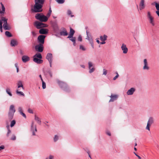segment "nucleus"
Wrapping results in <instances>:
<instances>
[{
	"mask_svg": "<svg viewBox=\"0 0 159 159\" xmlns=\"http://www.w3.org/2000/svg\"><path fill=\"white\" fill-rule=\"evenodd\" d=\"M56 2L59 4H62L64 3L65 2L64 0H56Z\"/></svg>",
	"mask_w": 159,
	"mask_h": 159,
	"instance_id": "nucleus-42",
	"label": "nucleus"
},
{
	"mask_svg": "<svg viewBox=\"0 0 159 159\" xmlns=\"http://www.w3.org/2000/svg\"><path fill=\"white\" fill-rule=\"evenodd\" d=\"M34 119L36 121L37 123L39 125L41 124V120L36 115H35Z\"/></svg>",
	"mask_w": 159,
	"mask_h": 159,
	"instance_id": "nucleus-29",
	"label": "nucleus"
},
{
	"mask_svg": "<svg viewBox=\"0 0 159 159\" xmlns=\"http://www.w3.org/2000/svg\"><path fill=\"white\" fill-rule=\"evenodd\" d=\"M28 112L30 113L33 114V111L32 109L30 108H29L28 110Z\"/></svg>",
	"mask_w": 159,
	"mask_h": 159,
	"instance_id": "nucleus-48",
	"label": "nucleus"
},
{
	"mask_svg": "<svg viewBox=\"0 0 159 159\" xmlns=\"http://www.w3.org/2000/svg\"><path fill=\"white\" fill-rule=\"evenodd\" d=\"M14 114L8 111V118L10 120H11L13 118Z\"/></svg>",
	"mask_w": 159,
	"mask_h": 159,
	"instance_id": "nucleus-25",
	"label": "nucleus"
},
{
	"mask_svg": "<svg viewBox=\"0 0 159 159\" xmlns=\"http://www.w3.org/2000/svg\"><path fill=\"white\" fill-rule=\"evenodd\" d=\"M46 59L48 61H52V56L51 53H48L46 56Z\"/></svg>",
	"mask_w": 159,
	"mask_h": 159,
	"instance_id": "nucleus-22",
	"label": "nucleus"
},
{
	"mask_svg": "<svg viewBox=\"0 0 159 159\" xmlns=\"http://www.w3.org/2000/svg\"><path fill=\"white\" fill-rule=\"evenodd\" d=\"M48 61L49 62L50 67H52V61Z\"/></svg>",
	"mask_w": 159,
	"mask_h": 159,
	"instance_id": "nucleus-60",
	"label": "nucleus"
},
{
	"mask_svg": "<svg viewBox=\"0 0 159 159\" xmlns=\"http://www.w3.org/2000/svg\"><path fill=\"white\" fill-rule=\"evenodd\" d=\"M37 131L36 125H34V121H32L31 126V131L32 133V135H36V133L37 132Z\"/></svg>",
	"mask_w": 159,
	"mask_h": 159,
	"instance_id": "nucleus-4",
	"label": "nucleus"
},
{
	"mask_svg": "<svg viewBox=\"0 0 159 159\" xmlns=\"http://www.w3.org/2000/svg\"><path fill=\"white\" fill-rule=\"evenodd\" d=\"M34 25L38 29H39L42 28L46 27H47V25L46 24L39 22L38 21H35L34 23Z\"/></svg>",
	"mask_w": 159,
	"mask_h": 159,
	"instance_id": "nucleus-3",
	"label": "nucleus"
},
{
	"mask_svg": "<svg viewBox=\"0 0 159 159\" xmlns=\"http://www.w3.org/2000/svg\"><path fill=\"white\" fill-rule=\"evenodd\" d=\"M110 97L111 98L109 101V102H113L114 101L116 100L118 96L116 95H113V94H111Z\"/></svg>",
	"mask_w": 159,
	"mask_h": 159,
	"instance_id": "nucleus-18",
	"label": "nucleus"
},
{
	"mask_svg": "<svg viewBox=\"0 0 159 159\" xmlns=\"http://www.w3.org/2000/svg\"><path fill=\"white\" fill-rule=\"evenodd\" d=\"M16 139V136L14 134H13L12 137L10 138V139L12 140H15Z\"/></svg>",
	"mask_w": 159,
	"mask_h": 159,
	"instance_id": "nucleus-44",
	"label": "nucleus"
},
{
	"mask_svg": "<svg viewBox=\"0 0 159 159\" xmlns=\"http://www.w3.org/2000/svg\"><path fill=\"white\" fill-rule=\"evenodd\" d=\"M106 42L105 41H102V42H100V44H103L105 43Z\"/></svg>",
	"mask_w": 159,
	"mask_h": 159,
	"instance_id": "nucleus-63",
	"label": "nucleus"
},
{
	"mask_svg": "<svg viewBox=\"0 0 159 159\" xmlns=\"http://www.w3.org/2000/svg\"><path fill=\"white\" fill-rule=\"evenodd\" d=\"M6 92L10 96H12V94L11 92L10 89L9 88H7L6 89Z\"/></svg>",
	"mask_w": 159,
	"mask_h": 159,
	"instance_id": "nucleus-33",
	"label": "nucleus"
},
{
	"mask_svg": "<svg viewBox=\"0 0 159 159\" xmlns=\"http://www.w3.org/2000/svg\"><path fill=\"white\" fill-rule=\"evenodd\" d=\"M16 121L15 120H12L10 126L11 127L13 126L16 124Z\"/></svg>",
	"mask_w": 159,
	"mask_h": 159,
	"instance_id": "nucleus-41",
	"label": "nucleus"
},
{
	"mask_svg": "<svg viewBox=\"0 0 159 159\" xmlns=\"http://www.w3.org/2000/svg\"><path fill=\"white\" fill-rule=\"evenodd\" d=\"M119 75H116L113 78V80H116V79L118 77Z\"/></svg>",
	"mask_w": 159,
	"mask_h": 159,
	"instance_id": "nucleus-54",
	"label": "nucleus"
},
{
	"mask_svg": "<svg viewBox=\"0 0 159 159\" xmlns=\"http://www.w3.org/2000/svg\"><path fill=\"white\" fill-rule=\"evenodd\" d=\"M154 122L153 119L152 117H150L149 118L148 120V121L147 126L146 128V129L150 131V126Z\"/></svg>",
	"mask_w": 159,
	"mask_h": 159,
	"instance_id": "nucleus-9",
	"label": "nucleus"
},
{
	"mask_svg": "<svg viewBox=\"0 0 159 159\" xmlns=\"http://www.w3.org/2000/svg\"><path fill=\"white\" fill-rule=\"evenodd\" d=\"M156 12L157 14L158 15V16H159V11L157 10V11H156Z\"/></svg>",
	"mask_w": 159,
	"mask_h": 159,
	"instance_id": "nucleus-64",
	"label": "nucleus"
},
{
	"mask_svg": "<svg viewBox=\"0 0 159 159\" xmlns=\"http://www.w3.org/2000/svg\"><path fill=\"white\" fill-rule=\"evenodd\" d=\"M82 36L80 35H79L78 38V41L81 42L82 41Z\"/></svg>",
	"mask_w": 159,
	"mask_h": 159,
	"instance_id": "nucleus-49",
	"label": "nucleus"
},
{
	"mask_svg": "<svg viewBox=\"0 0 159 159\" xmlns=\"http://www.w3.org/2000/svg\"><path fill=\"white\" fill-rule=\"evenodd\" d=\"M17 85L18 88H20L21 87L23 90L24 89V88L22 84V82L21 81H19L17 83Z\"/></svg>",
	"mask_w": 159,
	"mask_h": 159,
	"instance_id": "nucleus-27",
	"label": "nucleus"
},
{
	"mask_svg": "<svg viewBox=\"0 0 159 159\" xmlns=\"http://www.w3.org/2000/svg\"><path fill=\"white\" fill-rule=\"evenodd\" d=\"M16 93L18 95H20L21 96H24V93L22 92L19 91L18 90H17L16 91Z\"/></svg>",
	"mask_w": 159,
	"mask_h": 159,
	"instance_id": "nucleus-38",
	"label": "nucleus"
},
{
	"mask_svg": "<svg viewBox=\"0 0 159 159\" xmlns=\"http://www.w3.org/2000/svg\"><path fill=\"white\" fill-rule=\"evenodd\" d=\"M75 33V30H73L72 28H70V33L69 36L67 37L68 38L70 39L73 38V35Z\"/></svg>",
	"mask_w": 159,
	"mask_h": 159,
	"instance_id": "nucleus-17",
	"label": "nucleus"
},
{
	"mask_svg": "<svg viewBox=\"0 0 159 159\" xmlns=\"http://www.w3.org/2000/svg\"><path fill=\"white\" fill-rule=\"evenodd\" d=\"M60 35L61 36H66L68 35V33L66 29L64 27H62L60 32Z\"/></svg>",
	"mask_w": 159,
	"mask_h": 159,
	"instance_id": "nucleus-10",
	"label": "nucleus"
},
{
	"mask_svg": "<svg viewBox=\"0 0 159 159\" xmlns=\"http://www.w3.org/2000/svg\"><path fill=\"white\" fill-rule=\"evenodd\" d=\"M2 19H1V20L0 21V27H2Z\"/></svg>",
	"mask_w": 159,
	"mask_h": 159,
	"instance_id": "nucleus-59",
	"label": "nucleus"
},
{
	"mask_svg": "<svg viewBox=\"0 0 159 159\" xmlns=\"http://www.w3.org/2000/svg\"><path fill=\"white\" fill-rule=\"evenodd\" d=\"M39 77L40 78V79H41V80L42 82V81H43V79H42V76H41V75H39Z\"/></svg>",
	"mask_w": 159,
	"mask_h": 159,
	"instance_id": "nucleus-62",
	"label": "nucleus"
},
{
	"mask_svg": "<svg viewBox=\"0 0 159 159\" xmlns=\"http://www.w3.org/2000/svg\"><path fill=\"white\" fill-rule=\"evenodd\" d=\"M48 73L50 75V77H52V74L51 71L50 70H48Z\"/></svg>",
	"mask_w": 159,
	"mask_h": 159,
	"instance_id": "nucleus-53",
	"label": "nucleus"
},
{
	"mask_svg": "<svg viewBox=\"0 0 159 159\" xmlns=\"http://www.w3.org/2000/svg\"><path fill=\"white\" fill-rule=\"evenodd\" d=\"M54 156L52 155H50L49 156V159H53Z\"/></svg>",
	"mask_w": 159,
	"mask_h": 159,
	"instance_id": "nucleus-55",
	"label": "nucleus"
},
{
	"mask_svg": "<svg viewBox=\"0 0 159 159\" xmlns=\"http://www.w3.org/2000/svg\"><path fill=\"white\" fill-rule=\"evenodd\" d=\"M35 18L40 21L43 22L47 21L48 19L47 16L43 15L42 13H37L35 15Z\"/></svg>",
	"mask_w": 159,
	"mask_h": 159,
	"instance_id": "nucleus-2",
	"label": "nucleus"
},
{
	"mask_svg": "<svg viewBox=\"0 0 159 159\" xmlns=\"http://www.w3.org/2000/svg\"><path fill=\"white\" fill-rule=\"evenodd\" d=\"M144 66L143 67V69L144 70H148L149 69V67L148 66L147 60L146 59L143 60Z\"/></svg>",
	"mask_w": 159,
	"mask_h": 159,
	"instance_id": "nucleus-12",
	"label": "nucleus"
},
{
	"mask_svg": "<svg viewBox=\"0 0 159 159\" xmlns=\"http://www.w3.org/2000/svg\"><path fill=\"white\" fill-rule=\"evenodd\" d=\"M33 58H39V59H42V57L41 54L39 53H36L33 56Z\"/></svg>",
	"mask_w": 159,
	"mask_h": 159,
	"instance_id": "nucleus-26",
	"label": "nucleus"
},
{
	"mask_svg": "<svg viewBox=\"0 0 159 159\" xmlns=\"http://www.w3.org/2000/svg\"><path fill=\"white\" fill-rule=\"evenodd\" d=\"M20 114L25 118H26V116L25 114L23 112H21L20 113Z\"/></svg>",
	"mask_w": 159,
	"mask_h": 159,
	"instance_id": "nucleus-51",
	"label": "nucleus"
},
{
	"mask_svg": "<svg viewBox=\"0 0 159 159\" xmlns=\"http://www.w3.org/2000/svg\"><path fill=\"white\" fill-rule=\"evenodd\" d=\"M5 148V147L4 145H2L0 146V151H1L2 150L4 149Z\"/></svg>",
	"mask_w": 159,
	"mask_h": 159,
	"instance_id": "nucleus-52",
	"label": "nucleus"
},
{
	"mask_svg": "<svg viewBox=\"0 0 159 159\" xmlns=\"http://www.w3.org/2000/svg\"><path fill=\"white\" fill-rule=\"evenodd\" d=\"M5 35L8 37H11L12 36L11 33L8 31H6L5 32Z\"/></svg>",
	"mask_w": 159,
	"mask_h": 159,
	"instance_id": "nucleus-34",
	"label": "nucleus"
},
{
	"mask_svg": "<svg viewBox=\"0 0 159 159\" xmlns=\"http://www.w3.org/2000/svg\"><path fill=\"white\" fill-rule=\"evenodd\" d=\"M89 41L91 44L92 47L93 48H94L93 46V40L91 37V36H90V39L89 40Z\"/></svg>",
	"mask_w": 159,
	"mask_h": 159,
	"instance_id": "nucleus-30",
	"label": "nucleus"
},
{
	"mask_svg": "<svg viewBox=\"0 0 159 159\" xmlns=\"http://www.w3.org/2000/svg\"><path fill=\"white\" fill-rule=\"evenodd\" d=\"M33 61L35 63L38 64H41L43 62V61L42 60L39 59L38 58H33Z\"/></svg>",
	"mask_w": 159,
	"mask_h": 159,
	"instance_id": "nucleus-23",
	"label": "nucleus"
},
{
	"mask_svg": "<svg viewBox=\"0 0 159 159\" xmlns=\"http://www.w3.org/2000/svg\"><path fill=\"white\" fill-rule=\"evenodd\" d=\"M106 134H107L109 136H110L111 135V133L109 131H107Z\"/></svg>",
	"mask_w": 159,
	"mask_h": 159,
	"instance_id": "nucleus-56",
	"label": "nucleus"
},
{
	"mask_svg": "<svg viewBox=\"0 0 159 159\" xmlns=\"http://www.w3.org/2000/svg\"><path fill=\"white\" fill-rule=\"evenodd\" d=\"M48 30L46 29H41L39 31V33L41 34H46L48 33Z\"/></svg>",
	"mask_w": 159,
	"mask_h": 159,
	"instance_id": "nucleus-19",
	"label": "nucleus"
},
{
	"mask_svg": "<svg viewBox=\"0 0 159 159\" xmlns=\"http://www.w3.org/2000/svg\"><path fill=\"white\" fill-rule=\"evenodd\" d=\"M17 44V41L14 39H12L11 40V45L12 46H15Z\"/></svg>",
	"mask_w": 159,
	"mask_h": 159,
	"instance_id": "nucleus-24",
	"label": "nucleus"
},
{
	"mask_svg": "<svg viewBox=\"0 0 159 159\" xmlns=\"http://www.w3.org/2000/svg\"><path fill=\"white\" fill-rule=\"evenodd\" d=\"M22 60L23 62H26L30 60L29 57L27 56H23L22 57Z\"/></svg>",
	"mask_w": 159,
	"mask_h": 159,
	"instance_id": "nucleus-21",
	"label": "nucleus"
},
{
	"mask_svg": "<svg viewBox=\"0 0 159 159\" xmlns=\"http://www.w3.org/2000/svg\"><path fill=\"white\" fill-rule=\"evenodd\" d=\"M86 34L87 35V36L86 38V39H87L89 40V39H90V37L89 36V32L87 30L86 31Z\"/></svg>",
	"mask_w": 159,
	"mask_h": 159,
	"instance_id": "nucleus-43",
	"label": "nucleus"
},
{
	"mask_svg": "<svg viewBox=\"0 0 159 159\" xmlns=\"http://www.w3.org/2000/svg\"><path fill=\"white\" fill-rule=\"evenodd\" d=\"M52 13V10L51 8H50L47 14V17L48 18L50 16Z\"/></svg>",
	"mask_w": 159,
	"mask_h": 159,
	"instance_id": "nucleus-40",
	"label": "nucleus"
},
{
	"mask_svg": "<svg viewBox=\"0 0 159 159\" xmlns=\"http://www.w3.org/2000/svg\"><path fill=\"white\" fill-rule=\"evenodd\" d=\"M58 83L61 88H62L64 90H66V89L68 88V86L66 83L62 81H59Z\"/></svg>",
	"mask_w": 159,
	"mask_h": 159,
	"instance_id": "nucleus-11",
	"label": "nucleus"
},
{
	"mask_svg": "<svg viewBox=\"0 0 159 159\" xmlns=\"http://www.w3.org/2000/svg\"><path fill=\"white\" fill-rule=\"evenodd\" d=\"M80 49H81L83 51H85L86 50L85 48H84V47L82 45H80Z\"/></svg>",
	"mask_w": 159,
	"mask_h": 159,
	"instance_id": "nucleus-46",
	"label": "nucleus"
},
{
	"mask_svg": "<svg viewBox=\"0 0 159 159\" xmlns=\"http://www.w3.org/2000/svg\"><path fill=\"white\" fill-rule=\"evenodd\" d=\"M154 3H155V7H156L157 10H159V4L155 2H154V3H152V5H153Z\"/></svg>",
	"mask_w": 159,
	"mask_h": 159,
	"instance_id": "nucleus-37",
	"label": "nucleus"
},
{
	"mask_svg": "<svg viewBox=\"0 0 159 159\" xmlns=\"http://www.w3.org/2000/svg\"><path fill=\"white\" fill-rule=\"evenodd\" d=\"M48 123V122L47 121H46L44 122V123L45 125L46 126H47L48 127H49V125L47 124V123Z\"/></svg>",
	"mask_w": 159,
	"mask_h": 159,
	"instance_id": "nucleus-57",
	"label": "nucleus"
},
{
	"mask_svg": "<svg viewBox=\"0 0 159 159\" xmlns=\"http://www.w3.org/2000/svg\"><path fill=\"white\" fill-rule=\"evenodd\" d=\"M59 139V136L57 135H55L53 138V141L54 142L57 141Z\"/></svg>",
	"mask_w": 159,
	"mask_h": 159,
	"instance_id": "nucleus-35",
	"label": "nucleus"
},
{
	"mask_svg": "<svg viewBox=\"0 0 159 159\" xmlns=\"http://www.w3.org/2000/svg\"><path fill=\"white\" fill-rule=\"evenodd\" d=\"M42 88L43 89H45L46 88V84L44 81H42Z\"/></svg>",
	"mask_w": 159,
	"mask_h": 159,
	"instance_id": "nucleus-45",
	"label": "nucleus"
},
{
	"mask_svg": "<svg viewBox=\"0 0 159 159\" xmlns=\"http://www.w3.org/2000/svg\"><path fill=\"white\" fill-rule=\"evenodd\" d=\"M70 40H71L73 43V45L74 46H75V39L76 38L75 37H73V38H71L69 39Z\"/></svg>",
	"mask_w": 159,
	"mask_h": 159,
	"instance_id": "nucleus-32",
	"label": "nucleus"
},
{
	"mask_svg": "<svg viewBox=\"0 0 159 159\" xmlns=\"http://www.w3.org/2000/svg\"><path fill=\"white\" fill-rule=\"evenodd\" d=\"M2 20L3 21L4 24L3 25H6L7 24V19H6L4 17H3L1 18Z\"/></svg>",
	"mask_w": 159,
	"mask_h": 159,
	"instance_id": "nucleus-39",
	"label": "nucleus"
},
{
	"mask_svg": "<svg viewBox=\"0 0 159 159\" xmlns=\"http://www.w3.org/2000/svg\"><path fill=\"white\" fill-rule=\"evenodd\" d=\"M46 37V36L43 35H39L37 38L38 42L40 44L43 45L44 43V40Z\"/></svg>",
	"mask_w": 159,
	"mask_h": 159,
	"instance_id": "nucleus-8",
	"label": "nucleus"
},
{
	"mask_svg": "<svg viewBox=\"0 0 159 159\" xmlns=\"http://www.w3.org/2000/svg\"><path fill=\"white\" fill-rule=\"evenodd\" d=\"M121 48L123 51V52L124 54H126L127 53L128 51V49L126 47V45L123 43L121 47Z\"/></svg>",
	"mask_w": 159,
	"mask_h": 159,
	"instance_id": "nucleus-14",
	"label": "nucleus"
},
{
	"mask_svg": "<svg viewBox=\"0 0 159 159\" xmlns=\"http://www.w3.org/2000/svg\"><path fill=\"white\" fill-rule=\"evenodd\" d=\"M107 73V70H105V69H103V75H106Z\"/></svg>",
	"mask_w": 159,
	"mask_h": 159,
	"instance_id": "nucleus-50",
	"label": "nucleus"
},
{
	"mask_svg": "<svg viewBox=\"0 0 159 159\" xmlns=\"http://www.w3.org/2000/svg\"><path fill=\"white\" fill-rule=\"evenodd\" d=\"M67 14L68 15H70L71 14V11L69 10L67 11Z\"/></svg>",
	"mask_w": 159,
	"mask_h": 159,
	"instance_id": "nucleus-58",
	"label": "nucleus"
},
{
	"mask_svg": "<svg viewBox=\"0 0 159 159\" xmlns=\"http://www.w3.org/2000/svg\"><path fill=\"white\" fill-rule=\"evenodd\" d=\"M51 23L54 31L55 32L57 31L59 29V28L57 21H51Z\"/></svg>",
	"mask_w": 159,
	"mask_h": 159,
	"instance_id": "nucleus-5",
	"label": "nucleus"
},
{
	"mask_svg": "<svg viewBox=\"0 0 159 159\" xmlns=\"http://www.w3.org/2000/svg\"><path fill=\"white\" fill-rule=\"evenodd\" d=\"M35 4L34 7L33 11L35 12L42 11V7L44 0H35Z\"/></svg>",
	"mask_w": 159,
	"mask_h": 159,
	"instance_id": "nucleus-1",
	"label": "nucleus"
},
{
	"mask_svg": "<svg viewBox=\"0 0 159 159\" xmlns=\"http://www.w3.org/2000/svg\"><path fill=\"white\" fill-rule=\"evenodd\" d=\"M7 127L8 129V131L7 134V137H8L9 136V134L11 133V131L9 129V126H7Z\"/></svg>",
	"mask_w": 159,
	"mask_h": 159,
	"instance_id": "nucleus-36",
	"label": "nucleus"
},
{
	"mask_svg": "<svg viewBox=\"0 0 159 159\" xmlns=\"http://www.w3.org/2000/svg\"><path fill=\"white\" fill-rule=\"evenodd\" d=\"M147 17L148 19L149 22L152 25L154 26L155 25V23L154 22V18L151 15V13L149 11H148L147 13Z\"/></svg>",
	"mask_w": 159,
	"mask_h": 159,
	"instance_id": "nucleus-6",
	"label": "nucleus"
},
{
	"mask_svg": "<svg viewBox=\"0 0 159 159\" xmlns=\"http://www.w3.org/2000/svg\"><path fill=\"white\" fill-rule=\"evenodd\" d=\"M18 110L20 113L23 112L22 108L21 107H19L18 108Z\"/></svg>",
	"mask_w": 159,
	"mask_h": 159,
	"instance_id": "nucleus-47",
	"label": "nucleus"
},
{
	"mask_svg": "<svg viewBox=\"0 0 159 159\" xmlns=\"http://www.w3.org/2000/svg\"><path fill=\"white\" fill-rule=\"evenodd\" d=\"M20 54L21 55H23L24 54V53H23V51H22V50H20Z\"/></svg>",
	"mask_w": 159,
	"mask_h": 159,
	"instance_id": "nucleus-61",
	"label": "nucleus"
},
{
	"mask_svg": "<svg viewBox=\"0 0 159 159\" xmlns=\"http://www.w3.org/2000/svg\"><path fill=\"white\" fill-rule=\"evenodd\" d=\"M16 111V110L14 106L13 105L10 106L9 108V112L14 113Z\"/></svg>",
	"mask_w": 159,
	"mask_h": 159,
	"instance_id": "nucleus-20",
	"label": "nucleus"
},
{
	"mask_svg": "<svg viewBox=\"0 0 159 159\" xmlns=\"http://www.w3.org/2000/svg\"><path fill=\"white\" fill-rule=\"evenodd\" d=\"M107 36L105 34H104L103 36H101L100 37V39L102 41H105L107 40Z\"/></svg>",
	"mask_w": 159,
	"mask_h": 159,
	"instance_id": "nucleus-28",
	"label": "nucleus"
},
{
	"mask_svg": "<svg viewBox=\"0 0 159 159\" xmlns=\"http://www.w3.org/2000/svg\"><path fill=\"white\" fill-rule=\"evenodd\" d=\"M135 91V89L134 88H131L128 90L127 93V94L128 95H133Z\"/></svg>",
	"mask_w": 159,
	"mask_h": 159,
	"instance_id": "nucleus-15",
	"label": "nucleus"
},
{
	"mask_svg": "<svg viewBox=\"0 0 159 159\" xmlns=\"http://www.w3.org/2000/svg\"><path fill=\"white\" fill-rule=\"evenodd\" d=\"M144 2V0H141L139 5L140 10H142L145 8Z\"/></svg>",
	"mask_w": 159,
	"mask_h": 159,
	"instance_id": "nucleus-16",
	"label": "nucleus"
},
{
	"mask_svg": "<svg viewBox=\"0 0 159 159\" xmlns=\"http://www.w3.org/2000/svg\"><path fill=\"white\" fill-rule=\"evenodd\" d=\"M4 29L5 30H9L10 29V27L7 25V24L3 25Z\"/></svg>",
	"mask_w": 159,
	"mask_h": 159,
	"instance_id": "nucleus-31",
	"label": "nucleus"
},
{
	"mask_svg": "<svg viewBox=\"0 0 159 159\" xmlns=\"http://www.w3.org/2000/svg\"><path fill=\"white\" fill-rule=\"evenodd\" d=\"M88 67L89 69V72L91 73L93 72L95 70V68L92 67L93 66V64L91 61H89L88 62Z\"/></svg>",
	"mask_w": 159,
	"mask_h": 159,
	"instance_id": "nucleus-13",
	"label": "nucleus"
},
{
	"mask_svg": "<svg viewBox=\"0 0 159 159\" xmlns=\"http://www.w3.org/2000/svg\"><path fill=\"white\" fill-rule=\"evenodd\" d=\"M43 45L39 44L36 45L35 46V49L36 51L41 52H42L43 50Z\"/></svg>",
	"mask_w": 159,
	"mask_h": 159,
	"instance_id": "nucleus-7",
	"label": "nucleus"
}]
</instances>
